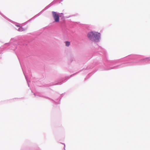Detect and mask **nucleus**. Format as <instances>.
Returning a JSON list of instances; mask_svg holds the SVG:
<instances>
[{
  "mask_svg": "<svg viewBox=\"0 0 150 150\" xmlns=\"http://www.w3.org/2000/svg\"><path fill=\"white\" fill-rule=\"evenodd\" d=\"M90 68H91V67H87L86 69H89Z\"/></svg>",
  "mask_w": 150,
  "mask_h": 150,
  "instance_id": "nucleus-10",
  "label": "nucleus"
},
{
  "mask_svg": "<svg viewBox=\"0 0 150 150\" xmlns=\"http://www.w3.org/2000/svg\"><path fill=\"white\" fill-rule=\"evenodd\" d=\"M69 76H68L67 77H66V79H64V80H62L61 81L55 84V85H61L62 84V83L63 82H66L68 80V79H69Z\"/></svg>",
  "mask_w": 150,
  "mask_h": 150,
  "instance_id": "nucleus-5",
  "label": "nucleus"
},
{
  "mask_svg": "<svg viewBox=\"0 0 150 150\" xmlns=\"http://www.w3.org/2000/svg\"><path fill=\"white\" fill-rule=\"evenodd\" d=\"M64 144V149H65V144Z\"/></svg>",
  "mask_w": 150,
  "mask_h": 150,
  "instance_id": "nucleus-11",
  "label": "nucleus"
},
{
  "mask_svg": "<svg viewBox=\"0 0 150 150\" xmlns=\"http://www.w3.org/2000/svg\"><path fill=\"white\" fill-rule=\"evenodd\" d=\"M104 54L105 55H106V53H105H105H104Z\"/></svg>",
  "mask_w": 150,
  "mask_h": 150,
  "instance_id": "nucleus-12",
  "label": "nucleus"
},
{
  "mask_svg": "<svg viewBox=\"0 0 150 150\" xmlns=\"http://www.w3.org/2000/svg\"><path fill=\"white\" fill-rule=\"evenodd\" d=\"M150 64V57L145 58L137 55H130L120 59L108 60L106 59L104 63L105 67L103 70L117 69L136 64L145 65Z\"/></svg>",
  "mask_w": 150,
  "mask_h": 150,
  "instance_id": "nucleus-1",
  "label": "nucleus"
},
{
  "mask_svg": "<svg viewBox=\"0 0 150 150\" xmlns=\"http://www.w3.org/2000/svg\"><path fill=\"white\" fill-rule=\"evenodd\" d=\"M15 50V49H13V50Z\"/></svg>",
  "mask_w": 150,
  "mask_h": 150,
  "instance_id": "nucleus-16",
  "label": "nucleus"
},
{
  "mask_svg": "<svg viewBox=\"0 0 150 150\" xmlns=\"http://www.w3.org/2000/svg\"><path fill=\"white\" fill-rule=\"evenodd\" d=\"M88 38L91 41L98 42L100 38V33L97 32H91L88 34Z\"/></svg>",
  "mask_w": 150,
  "mask_h": 150,
  "instance_id": "nucleus-2",
  "label": "nucleus"
},
{
  "mask_svg": "<svg viewBox=\"0 0 150 150\" xmlns=\"http://www.w3.org/2000/svg\"><path fill=\"white\" fill-rule=\"evenodd\" d=\"M34 95L35 96H39L40 97H44V98H47V99H50L51 100L53 101L54 102V103H55L56 104H59L60 103V100L61 99V98H60V99L59 100V102H57L53 100L48 97H46V96H42V95L41 93H34Z\"/></svg>",
  "mask_w": 150,
  "mask_h": 150,
  "instance_id": "nucleus-4",
  "label": "nucleus"
},
{
  "mask_svg": "<svg viewBox=\"0 0 150 150\" xmlns=\"http://www.w3.org/2000/svg\"><path fill=\"white\" fill-rule=\"evenodd\" d=\"M89 75H90V74H89L88 75V76H87V77L88 76H89Z\"/></svg>",
  "mask_w": 150,
  "mask_h": 150,
  "instance_id": "nucleus-14",
  "label": "nucleus"
},
{
  "mask_svg": "<svg viewBox=\"0 0 150 150\" xmlns=\"http://www.w3.org/2000/svg\"><path fill=\"white\" fill-rule=\"evenodd\" d=\"M23 72L24 74V75H25V79H26V81L27 82L28 84V87H30V85H29V81H28V79H27V76H26V75L25 74L24 71L23 70Z\"/></svg>",
  "mask_w": 150,
  "mask_h": 150,
  "instance_id": "nucleus-6",
  "label": "nucleus"
},
{
  "mask_svg": "<svg viewBox=\"0 0 150 150\" xmlns=\"http://www.w3.org/2000/svg\"><path fill=\"white\" fill-rule=\"evenodd\" d=\"M53 17L56 22H59V16L58 14L56 12L52 11Z\"/></svg>",
  "mask_w": 150,
  "mask_h": 150,
  "instance_id": "nucleus-3",
  "label": "nucleus"
},
{
  "mask_svg": "<svg viewBox=\"0 0 150 150\" xmlns=\"http://www.w3.org/2000/svg\"><path fill=\"white\" fill-rule=\"evenodd\" d=\"M18 31H23L25 30V29L22 27H20L18 29Z\"/></svg>",
  "mask_w": 150,
  "mask_h": 150,
  "instance_id": "nucleus-8",
  "label": "nucleus"
},
{
  "mask_svg": "<svg viewBox=\"0 0 150 150\" xmlns=\"http://www.w3.org/2000/svg\"><path fill=\"white\" fill-rule=\"evenodd\" d=\"M65 43L66 46L68 47L70 45V42H69V41H66L65 42Z\"/></svg>",
  "mask_w": 150,
  "mask_h": 150,
  "instance_id": "nucleus-7",
  "label": "nucleus"
},
{
  "mask_svg": "<svg viewBox=\"0 0 150 150\" xmlns=\"http://www.w3.org/2000/svg\"><path fill=\"white\" fill-rule=\"evenodd\" d=\"M61 95V96H62H62H63V94H62L61 95Z\"/></svg>",
  "mask_w": 150,
  "mask_h": 150,
  "instance_id": "nucleus-13",
  "label": "nucleus"
},
{
  "mask_svg": "<svg viewBox=\"0 0 150 150\" xmlns=\"http://www.w3.org/2000/svg\"><path fill=\"white\" fill-rule=\"evenodd\" d=\"M17 26H18V27H19V26H18V25H17Z\"/></svg>",
  "mask_w": 150,
  "mask_h": 150,
  "instance_id": "nucleus-15",
  "label": "nucleus"
},
{
  "mask_svg": "<svg viewBox=\"0 0 150 150\" xmlns=\"http://www.w3.org/2000/svg\"><path fill=\"white\" fill-rule=\"evenodd\" d=\"M79 72H77L76 73H74L73 74L71 75V76H70L69 77V78L73 76L74 75H76V74L79 73Z\"/></svg>",
  "mask_w": 150,
  "mask_h": 150,
  "instance_id": "nucleus-9",
  "label": "nucleus"
}]
</instances>
